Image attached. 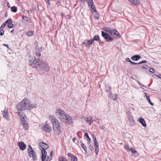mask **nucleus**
I'll list each match as a JSON object with an SVG mask.
<instances>
[{"label":"nucleus","instance_id":"nucleus-23","mask_svg":"<svg viewBox=\"0 0 161 161\" xmlns=\"http://www.w3.org/2000/svg\"><path fill=\"white\" fill-rule=\"evenodd\" d=\"M29 110L31 108H36L37 107V105L35 103H31L29 102Z\"/></svg>","mask_w":161,"mask_h":161},{"label":"nucleus","instance_id":"nucleus-64","mask_svg":"<svg viewBox=\"0 0 161 161\" xmlns=\"http://www.w3.org/2000/svg\"><path fill=\"white\" fill-rule=\"evenodd\" d=\"M14 30H12L11 31V32H11V33H13V32H14Z\"/></svg>","mask_w":161,"mask_h":161},{"label":"nucleus","instance_id":"nucleus-40","mask_svg":"<svg viewBox=\"0 0 161 161\" xmlns=\"http://www.w3.org/2000/svg\"><path fill=\"white\" fill-rule=\"evenodd\" d=\"M132 153L135 154L136 156L138 155V153L135 149L132 150Z\"/></svg>","mask_w":161,"mask_h":161},{"label":"nucleus","instance_id":"nucleus-15","mask_svg":"<svg viewBox=\"0 0 161 161\" xmlns=\"http://www.w3.org/2000/svg\"><path fill=\"white\" fill-rule=\"evenodd\" d=\"M18 145L20 149L22 151L24 150L26 147V145L23 142H19Z\"/></svg>","mask_w":161,"mask_h":161},{"label":"nucleus","instance_id":"nucleus-46","mask_svg":"<svg viewBox=\"0 0 161 161\" xmlns=\"http://www.w3.org/2000/svg\"><path fill=\"white\" fill-rule=\"evenodd\" d=\"M36 55L37 56H40L41 55V53H40V51H38V52H37L36 53Z\"/></svg>","mask_w":161,"mask_h":161},{"label":"nucleus","instance_id":"nucleus-6","mask_svg":"<svg viewBox=\"0 0 161 161\" xmlns=\"http://www.w3.org/2000/svg\"><path fill=\"white\" fill-rule=\"evenodd\" d=\"M21 121V125L24 128L25 130H27L28 129V124L23 116H20V117Z\"/></svg>","mask_w":161,"mask_h":161},{"label":"nucleus","instance_id":"nucleus-24","mask_svg":"<svg viewBox=\"0 0 161 161\" xmlns=\"http://www.w3.org/2000/svg\"><path fill=\"white\" fill-rule=\"evenodd\" d=\"M84 138H87V142L91 143V140L90 138L89 137L88 134L86 132L85 133Z\"/></svg>","mask_w":161,"mask_h":161},{"label":"nucleus","instance_id":"nucleus-21","mask_svg":"<svg viewBox=\"0 0 161 161\" xmlns=\"http://www.w3.org/2000/svg\"><path fill=\"white\" fill-rule=\"evenodd\" d=\"M139 121L141 123L143 126L145 127L147 125L144 119L142 118H140L139 119Z\"/></svg>","mask_w":161,"mask_h":161},{"label":"nucleus","instance_id":"nucleus-50","mask_svg":"<svg viewBox=\"0 0 161 161\" xmlns=\"http://www.w3.org/2000/svg\"><path fill=\"white\" fill-rule=\"evenodd\" d=\"M137 83L140 85V86H142L143 87H145V88H146L147 87V86H145V85H142V84L140 82H138V81H137Z\"/></svg>","mask_w":161,"mask_h":161},{"label":"nucleus","instance_id":"nucleus-20","mask_svg":"<svg viewBox=\"0 0 161 161\" xmlns=\"http://www.w3.org/2000/svg\"><path fill=\"white\" fill-rule=\"evenodd\" d=\"M93 139L94 147L95 148H99L98 143L97 142L96 137L95 136L94 137Z\"/></svg>","mask_w":161,"mask_h":161},{"label":"nucleus","instance_id":"nucleus-63","mask_svg":"<svg viewBox=\"0 0 161 161\" xmlns=\"http://www.w3.org/2000/svg\"><path fill=\"white\" fill-rule=\"evenodd\" d=\"M94 12H95L96 14V13H97L96 10V9H94Z\"/></svg>","mask_w":161,"mask_h":161},{"label":"nucleus","instance_id":"nucleus-8","mask_svg":"<svg viewBox=\"0 0 161 161\" xmlns=\"http://www.w3.org/2000/svg\"><path fill=\"white\" fill-rule=\"evenodd\" d=\"M42 152V161H47L49 156H47V152L45 150H41Z\"/></svg>","mask_w":161,"mask_h":161},{"label":"nucleus","instance_id":"nucleus-54","mask_svg":"<svg viewBox=\"0 0 161 161\" xmlns=\"http://www.w3.org/2000/svg\"><path fill=\"white\" fill-rule=\"evenodd\" d=\"M94 18L98 19L99 18V17L98 15H96L94 16Z\"/></svg>","mask_w":161,"mask_h":161},{"label":"nucleus","instance_id":"nucleus-58","mask_svg":"<svg viewBox=\"0 0 161 161\" xmlns=\"http://www.w3.org/2000/svg\"><path fill=\"white\" fill-rule=\"evenodd\" d=\"M7 5L8 7H10V4H9V3L8 2H7Z\"/></svg>","mask_w":161,"mask_h":161},{"label":"nucleus","instance_id":"nucleus-11","mask_svg":"<svg viewBox=\"0 0 161 161\" xmlns=\"http://www.w3.org/2000/svg\"><path fill=\"white\" fill-rule=\"evenodd\" d=\"M42 130L47 132L50 133L52 131V129L49 125H45L43 127Z\"/></svg>","mask_w":161,"mask_h":161},{"label":"nucleus","instance_id":"nucleus-10","mask_svg":"<svg viewBox=\"0 0 161 161\" xmlns=\"http://www.w3.org/2000/svg\"><path fill=\"white\" fill-rule=\"evenodd\" d=\"M2 112L3 114V117L4 119L7 120H9V117L8 111V109H5L3 111H2Z\"/></svg>","mask_w":161,"mask_h":161},{"label":"nucleus","instance_id":"nucleus-37","mask_svg":"<svg viewBox=\"0 0 161 161\" xmlns=\"http://www.w3.org/2000/svg\"><path fill=\"white\" fill-rule=\"evenodd\" d=\"M77 158L76 156H74L72 158H71V160L72 161H77Z\"/></svg>","mask_w":161,"mask_h":161},{"label":"nucleus","instance_id":"nucleus-16","mask_svg":"<svg viewBox=\"0 0 161 161\" xmlns=\"http://www.w3.org/2000/svg\"><path fill=\"white\" fill-rule=\"evenodd\" d=\"M129 114H128V119L130 123L134 124L135 123V121L133 119V117L131 115H130V113L129 112Z\"/></svg>","mask_w":161,"mask_h":161},{"label":"nucleus","instance_id":"nucleus-7","mask_svg":"<svg viewBox=\"0 0 161 161\" xmlns=\"http://www.w3.org/2000/svg\"><path fill=\"white\" fill-rule=\"evenodd\" d=\"M41 66L40 69H42L44 70V72H47L49 69L48 65L44 61H43Z\"/></svg>","mask_w":161,"mask_h":161},{"label":"nucleus","instance_id":"nucleus-41","mask_svg":"<svg viewBox=\"0 0 161 161\" xmlns=\"http://www.w3.org/2000/svg\"><path fill=\"white\" fill-rule=\"evenodd\" d=\"M148 67V66H147L146 65H143L142 66H141V68L144 69H147V67Z\"/></svg>","mask_w":161,"mask_h":161},{"label":"nucleus","instance_id":"nucleus-29","mask_svg":"<svg viewBox=\"0 0 161 161\" xmlns=\"http://www.w3.org/2000/svg\"><path fill=\"white\" fill-rule=\"evenodd\" d=\"M99 36H95L92 39V40L93 42L94 41H98L99 40Z\"/></svg>","mask_w":161,"mask_h":161},{"label":"nucleus","instance_id":"nucleus-42","mask_svg":"<svg viewBox=\"0 0 161 161\" xmlns=\"http://www.w3.org/2000/svg\"><path fill=\"white\" fill-rule=\"evenodd\" d=\"M4 31L3 29H1L0 30V35L3 36V35Z\"/></svg>","mask_w":161,"mask_h":161},{"label":"nucleus","instance_id":"nucleus-26","mask_svg":"<svg viewBox=\"0 0 161 161\" xmlns=\"http://www.w3.org/2000/svg\"><path fill=\"white\" fill-rule=\"evenodd\" d=\"M22 19L26 21L28 23H30L31 22V20L30 18L27 17V16H23Z\"/></svg>","mask_w":161,"mask_h":161},{"label":"nucleus","instance_id":"nucleus-48","mask_svg":"<svg viewBox=\"0 0 161 161\" xmlns=\"http://www.w3.org/2000/svg\"><path fill=\"white\" fill-rule=\"evenodd\" d=\"M6 25V24L3 23L1 25V26L0 27V28H3Z\"/></svg>","mask_w":161,"mask_h":161},{"label":"nucleus","instance_id":"nucleus-43","mask_svg":"<svg viewBox=\"0 0 161 161\" xmlns=\"http://www.w3.org/2000/svg\"><path fill=\"white\" fill-rule=\"evenodd\" d=\"M149 71L153 73H155V70L152 68H150Z\"/></svg>","mask_w":161,"mask_h":161},{"label":"nucleus","instance_id":"nucleus-61","mask_svg":"<svg viewBox=\"0 0 161 161\" xmlns=\"http://www.w3.org/2000/svg\"><path fill=\"white\" fill-rule=\"evenodd\" d=\"M83 43L84 45H85L86 46V45H87V44H86V42H83Z\"/></svg>","mask_w":161,"mask_h":161},{"label":"nucleus","instance_id":"nucleus-3","mask_svg":"<svg viewBox=\"0 0 161 161\" xmlns=\"http://www.w3.org/2000/svg\"><path fill=\"white\" fill-rule=\"evenodd\" d=\"M43 61L40 60V59H38L37 60L36 59L31 60L29 61L30 64L34 68H35L36 69H40L41 66L43 62Z\"/></svg>","mask_w":161,"mask_h":161},{"label":"nucleus","instance_id":"nucleus-13","mask_svg":"<svg viewBox=\"0 0 161 161\" xmlns=\"http://www.w3.org/2000/svg\"><path fill=\"white\" fill-rule=\"evenodd\" d=\"M110 34L114 38L116 37L119 35V32L117 31L112 29Z\"/></svg>","mask_w":161,"mask_h":161},{"label":"nucleus","instance_id":"nucleus-57","mask_svg":"<svg viewBox=\"0 0 161 161\" xmlns=\"http://www.w3.org/2000/svg\"><path fill=\"white\" fill-rule=\"evenodd\" d=\"M73 141L74 142H75V143H76V142H75V141L76 140V138H74L73 139Z\"/></svg>","mask_w":161,"mask_h":161},{"label":"nucleus","instance_id":"nucleus-27","mask_svg":"<svg viewBox=\"0 0 161 161\" xmlns=\"http://www.w3.org/2000/svg\"><path fill=\"white\" fill-rule=\"evenodd\" d=\"M86 47H89L90 45H92L93 43V42H92V40H88L86 41Z\"/></svg>","mask_w":161,"mask_h":161},{"label":"nucleus","instance_id":"nucleus-59","mask_svg":"<svg viewBox=\"0 0 161 161\" xmlns=\"http://www.w3.org/2000/svg\"><path fill=\"white\" fill-rule=\"evenodd\" d=\"M3 45L5 46V47H7V48H8V46L7 45V44H3Z\"/></svg>","mask_w":161,"mask_h":161},{"label":"nucleus","instance_id":"nucleus-47","mask_svg":"<svg viewBox=\"0 0 161 161\" xmlns=\"http://www.w3.org/2000/svg\"><path fill=\"white\" fill-rule=\"evenodd\" d=\"M147 61L146 60H143L142 61V62H140L139 63H138V64H142V63H147Z\"/></svg>","mask_w":161,"mask_h":161},{"label":"nucleus","instance_id":"nucleus-35","mask_svg":"<svg viewBox=\"0 0 161 161\" xmlns=\"http://www.w3.org/2000/svg\"><path fill=\"white\" fill-rule=\"evenodd\" d=\"M58 160L59 161H68L65 158L62 157H59Z\"/></svg>","mask_w":161,"mask_h":161},{"label":"nucleus","instance_id":"nucleus-45","mask_svg":"<svg viewBox=\"0 0 161 161\" xmlns=\"http://www.w3.org/2000/svg\"><path fill=\"white\" fill-rule=\"evenodd\" d=\"M124 148L125 149H126L128 150L129 148V146L128 145H124Z\"/></svg>","mask_w":161,"mask_h":161},{"label":"nucleus","instance_id":"nucleus-55","mask_svg":"<svg viewBox=\"0 0 161 161\" xmlns=\"http://www.w3.org/2000/svg\"><path fill=\"white\" fill-rule=\"evenodd\" d=\"M154 75L158 76L159 78L161 79V75Z\"/></svg>","mask_w":161,"mask_h":161},{"label":"nucleus","instance_id":"nucleus-44","mask_svg":"<svg viewBox=\"0 0 161 161\" xmlns=\"http://www.w3.org/2000/svg\"><path fill=\"white\" fill-rule=\"evenodd\" d=\"M68 156L69 157H70L71 158H72L74 156L73 155V154H72L71 153H68Z\"/></svg>","mask_w":161,"mask_h":161},{"label":"nucleus","instance_id":"nucleus-49","mask_svg":"<svg viewBox=\"0 0 161 161\" xmlns=\"http://www.w3.org/2000/svg\"><path fill=\"white\" fill-rule=\"evenodd\" d=\"M8 24H10L12 22V20L11 18H9L8 19Z\"/></svg>","mask_w":161,"mask_h":161},{"label":"nucleus","instance_id":"nucleus-39","mask_svg":"<svg viewBox=\"0 0 161 161\" xmlns=\"http://www.w3.org/2000/svg\"><path fill=\"white\" fill-rule=\"evenodd\" d=\"M33 150L32 149V147L31 145H29L28 146V151L29 152V151H32Z\"/></svg>","mask_w":161,"mask_h":161},{"label":"nucleus","instance_id":"nucleus-52","mask_svg":"<svg viewBox=\"0 0 161 161\" xmlns=\"http://www.w3.org/2000/svg\"><path fill=\"white\" fill-rule=\"evenodd\" d=\"M130 63V64H138V63H136L132 62L131 61Z\"/></svg>","mask_w":161,"mask_h":161},{"label":"nucleus","instance_id":"nucleus-28","mask_svg":"<svg viewBox=\"0 0 161 161\" xmlns=\"http://www.w3.org/2000/svg\"><path fill=\"white\" fill-rule=\"evenodd\" d=\"M26 35L29 36H32L33 35V31H32L27 32H26Z\"/></svg>","mask_w":161,"mask_h":161},{"label":"nucleus","instance_id":"nucleus-32","mask_svg":"<svg viewBox=\"0 0 161 161\" xmlns=\"http://www.w3.org/2000/svg\"><path fill=\"white\" fill-rule=\"evenodd\" d=\"M87 144L89 146V148L90 149V150L92 151L94 150V148L91 145V143L87 142Z\"/></svg>","mask_w":161,"mask_h":161},{"label":"nucleus","instance_id":"nucleus-38","mask_svg":"<svg viewBox=\"0 0 161 161\" xmlns=\"http://www.w3.org/2000/svg\"><path fill=\"white\" fill-rule=\"evenodd\" d=\"M147 100L151 105H153V103L151 101L149 97H147Z\"/></svg>","mask_w":161,"mask_h":161},{"label":"nucleus","instance_id":"nucleus-36","mask_svg":"<svg viewBox=\"0 0 161 161\" xmlns=\"http://www.w3.org/2000/svg\"><path fill=\"white\" fill-rule=\"evenodd\" d=\"M8 27L9 28H12L14 27V26L12 23H11L10 24H8L7 25Z\"/></svg>","mask_w":161,"mask_h":161},{"label":"nucleus","instance_id":"nucleus-53","mask_svg":"<svg viewBox=\"0 0 161 161\" xmlns=\"http://www.w3.org/2000/svg\"><path fill=\"white\" fill-rule=\"evenodd\" d=\"M126 61L127 62H130L131 61L130 60V59L129 58H126Z\"/></svg>","mask_w":161,"mask_h":161},{"label":"nucleus","instance_id":"nucleus-31","mask_svg":"<svg viewBox=\"0 0 161 161\" xmlns=\"http://www.w3.org/2000/svg\"><path fill=\"white\" fill-rule=\"evenodd\" d=\"M111 29H112L110 27L105 28L104 29V31H107L109 33H110Z\"/></svg>","mask_w":161,"mask_h":161},{"label":"nucleus","instance_id":"nucleus-56","mask_svg":"<svg viewBox=\"0 0 161 161\" xmlns=\"http://www.w3.org/2000/svg\"><path fill=\"white\" fill-rule=\"evenodd\" d=\"M134 149H133V148L132 147H131L130 148V149H129H129L128 150H130L131 152H132V151Z\"/></svg>","mask_w":161,"mask_h":161},{"label":"nucleus","instance_id":"nucleus-18","mask_svg":"<svg viewBox=\"0 0 161 161\" xmlns=\"http://www.w3.org/2000/svg\"><path fill=\"white\" fill-rule=\"evenodd\" d=\"M109 97L112 99L114 100H116L117 99V95L116 94H115L113 95L112 93L110 92L109 93Z\"/></svg>","mask_w":161,"mask_h":161},{"label":"nucleus","instance_id":"nucleus-1","mask_svg":"<svg viewBox=\"0 0 161 161\" xmlns=\"http://www.w3.org/2000/svg\"><path fill=\"white\" fill-rule=\"evenodd\" d=\"M55 114L58 118L61 119L64 122L66 123L69 124L72 123V120L71 117L66 114L64 111L60 109L56 110Z\"/></svg>","mask_w":161,"mask_h":161},{"label":"nucleus","instance_id":"nucleus-62","mask_svg":"<svg viewBox=\"0 0 161 161\" xmlns=\"http://www.w3.org/2000/svg\"><path fill=\"white\" fill-rule=\"evenodd\" d=\"M52 152H53V151H51V153H50V155H51V156H52V155H52Z\"/></svg>","mask_w":161,"mask_h":161},{"label":"nucleus","instance_id":"nucleus-25","mask_svg":"<svg viewBox=\"0 0 161 161\" xmlns=\"http://www.w3.org/2000/svg\"><path fill=\"white\" fill-rule=\"evenodd\" d=\"M129 2L134 4H137L139 3V0H128Z\"/></svg>","mask_w":161,"mask_h":161},{"label":"nucleus","instance_id":"nucleus-9","mask_svg":"<svg viewBox=\"0 0 161 161\" xmlns=\"http://www.w3.org/2000/svg\"><path fill=\"white\" fill-rule=\"evenodd\" d=\"M81 3H84L86 1L88 5L92 9L94 8V7L93 6V3L92 0H80Z\"/></svg>","mask_w":161,"mask_h":161},{"label":"nucleus","instance_id":"nucleus-51","mask_svg":"<svg viewBox=\"0 0 161 161\" xmlns=\"http://www.w3.org/2000/svg\"><path fill=\"white\" fill-rule=\"evenodd\" d=\"M98 150H99V148H95V153L97 154H98Z\"/></svg>","mask_w":161,"mask_h":161},{"label":"nucleus","instance_id":"nucleus-34","mask_svg":"<svg viewBox=\"0 0 161 161\" xmlns=\"http://www.w3.org/2000/svg\"><path fill=\"white\" fill-rule=\"evenodd\" d=\"M81 147L85 150V152H87V148L85 146V145L83 143H81Z\"/></svg>","mask_w":161,"mask_h":161},{"label":"nucleus","instance_id":"nucleus-60","mask_svg":"<svg viewBox=\"0 0 161 161\" xmlns=\"http://www.w3.org/2000/svg\"><path fill=\"white\" fill-rule=\"evenodd\" d=\"M4 23H5L6 24V25L7 23H8V19L6 21L4 22Z\"/></svg>","mask_w":161,"mask_h":161},{"label":"nucleus","instance_id":"nucleus-2","mask_svg":"<svg viewBox=\"0 0 161 161\" xmlns=\"http://www.w3.org/2000/svg\"><path fill=\"white\" fill-rule=\"evenodd\" d=\"M29 100L24 98L22 101L18 103L16 106V108L18 110L23 111L29 110L30 107Z\"/></svg>","mask_w":161,"mask_h":161},{"label":"nucleus","instance_id":"nucleus-4","mask_svg":"<svg viewBox=\"0 0 161 161\" xmlns=\"http://www.w3.org/2000/svg\"><path fill=\"white\" fill-rule=\"evenodd\" d=\"M54 133L56 135H58L60 132V127L59 122L57 119L52 123Z\"/></svg>","mask_w":161,"mask_h":161},{"label":"nucleus","instance_id":"nucleus-33","mask_svg":"<svg viewBox=\"0 0 161 161\" xmlns=\"http://www.w3.org/2000/svg\"><path fill=\"white\" fill-rule=\"evenodd\" d=\"M106 91L108 92V93H111V87L110 86H108L106 87Z\"/></svg>","mask_w":161,"mask_h":161},{"label":"nucleus","instance_id":"nucleus-5","mask_svg":"<svg viewBox=\"0 0 161 161\" xmlns=\"http://www.w3.org/2000/svg\"><path fill=\"white\" fill-rule=\"evenodd\" d=\"M102 36L108 42H112L114 40V39L112 38L109 34L105 33L103 31H102Z\"/></svg>","mask_w":161,"mask_h":161},{"label":"nucleus","instance_id":"nucleus-12","mask_svg":"<svg viewBox=\"0 0 161 161\" xmlns=\"http://www.w3.org/2000/svg\"><path fill=\"white\" fill-rule=\"evenodd\" d=\"M29 155L30 157H32L33 160H36L37 159V156L36 153L33 151H29Z\"/></svg>","mask_w":161,"mask_h":161},{"label":"nucleus","instance_id":"nucleus-30","mask_svg":"<svg viewBox=\"0 0 161 161\" xmlns=\"http://www.w3.org/2000/svg\"><path fill=\"white\" fill-rule=\"evenodd\" d=\"M11 10L12 12L15 13L17 11V8L16 7L13 6L11 8Z\"/></svg>","mask_w":161,"mask_h":161},{"label":"nucleus","instance_id":"nucleus-17","mask_svg":"<svg viewBox=\"0 0 161 161\" xmlns=\"http://www.w3.org/2000/svg\"><path fill=\"white\" fill-rule=\"evenodd\" d=\"M49 119L52 123L57 120L56 117L53 115H50L49 117Z\"/></svg>","mask_w":161,"mask_h":161},{"label":"nucleus","instance_id":"nucleus-19","mask_svg":"<svg viewBox=\"0 0 161 161\" xmlns=\"http://www.w3.org/2000/svg\"><path fill=\"white\" fill-rule=\"evenodd\" d=\"M141 58V56L139 55H135L131 57V59L133 61H137Z\"/></svg>","mask_w":161,"mask_h":161},{"label":"nucleus","instance_id":"nucleus-22","mask_svg":"<svg viewBox=\"0 0 161 161\" xmlns=\"http://www.w3.org/2000/svg\"><path fill=\"white\" fill-rule=\"evenodd\" d=\"M92 118L90 117H88L85 119V121H86L89 125H90L91 123L93 122L91 120Z\"/></svg>","mask_w":161,"mask_h":161},{"label":"nucleus","instance_id":"nucleus-14","mask_svg":"<svg viewBox=\"0 0 161 161\" xmlns=\"http://www.w3.org/2000/svg\"><path fill=\"white\" fill-rule=\"evenodd\" d=\"M39 145L40 147L42 149V150H45L49 147L48 144L42 142H40L39 143Z\"/></svg>","mask_w":161,"mask_h":161}]
</instances>
